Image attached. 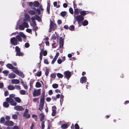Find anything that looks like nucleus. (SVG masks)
<instances>
[{"label":"nucleus","instance_id":"0e129e2a","mask_svg":"<svg viewBox=\"0 0 129 129\" xmlns=\"http://www.w3.org/2000/svg\"><path fill=\"white\" fill-rule=\"evenodd\" d=\"M59 52H57L56 53V55H55V56L54 57L55 58H56V59H57V58L58 57V56L59 55Z\"/></svg>","mask_w":129,"mask_h":129},{"label":"nucleus","instance_id":"680f3d73","mask_svg":"<svg viewBox=\"0 0 129 129\" xmlns=\"http://www.w3.org/2000/svg\"><path fill=\"white\" fill-rule=\"evenodd\" d=\"M36 11L38 14H40V13L41 12L39 9H37L36 10Z\"/></svg>","mask_w":129,"mask_h":129},{"label":"nucleus","instance_id":"f3484780","mask_svg":"<svg viewBox=\"0 0 129 129\" xmlns=\"http://www.w3.org/2000/svg\"><path fill=\"white\" fill-rule=\"evenodd\" d=\"M86 78L85 76L82 77L80 80V82L82 83L86 82Z\"/></svg>","mask_w":129,"mask_h":129},{"label":"nucleus","instance_id":"423d86ee","mask_svg":"<svg viewBox=\"0 0 129 129\" xmlns=\"http://www.w3.org/2000/svg\"><path fill=\"white\" fill-rule=\"evenodd\" d=\"M44 97L42 95L41 97L40 104L39 109L40 111H41L42 110L44 106Z\"/></svg>","mask_w":129,"mask_h":129},{"label":"nucleus","instance_id":"6e6552de","mask_svg":"<svg viewBox=\"0 0 129 129\" xmlns=\"http://www.w3.org/2000/svg\"><path fill=\"white\" fill-rule=\"evenodd\" d=\"M6 100L7 101L10 103L12 105L15 106L17 104L15 102L14 100L11 98H7Z\"/></svg>","mask_w":129,"mask_h":129},{"label":"nucleus","instance_id":"aec40b11","mask_svg":"<svg viewBox=\"0 0 129 129\" xmlns=\"http://www.w3.org/2000/svg\"><path fill=\"white\" fill-rule=\"evenodd\" d=\"M8 77L10 78H14L16 77V75L13 73H11L9 74Z\"/></svg>","mask_w":129,"mask_h":129},{"label":"nucleus","instance_id":"0eeeda50","mask_svg":"<svg viewBox=\"0 0 129 129\" xmlns=\"http://www.w3.org/2000/svg\"><path fill=\"white\" fill-rule=\"evenodd\" d=\"M50 27L49 30V32L51 31L52 29L53 30L55 29L56 28V25L52 21H50Z\"/></svg>","mask_w":129,"mask_h":129},{"label":"nucleus","instance_id":"de8ad7c7","mask_svg":"<svg viewBox=\"0 0 129 129\" xmlns=\"http://www.w3.org/2000/svg\"><path fill=\"white\" fill-rule=\"evenodd\" d=\"M29 44L28 43H26L25 44V46L26 48H28L29 47Z\"/></svg>","mask_w":129,"mask_h":129},{"label":"nucleus","instance_id":"2f4dec72","mask_svg":"<svg viewBox=\"0 0 129 129\" xmlns=\"http://www.w3.org/2000/svg\"><path fill=\"white\" fill-rule=\"evenodd\" d=\"M16 55H18L19 56H22L23 55V53L20 52V51H19L17 52Z\"/></svg>","mask_w":129,"mask_h":129},{"label":"nucleus","instance_id":"49530a36","mask_svg":"<svg viewBox=\"0 0 129 129\" xmlns=\"http://www.w3.org/2000/svg\"><path fill=\"white\" fill-rule=\"evenodd\" d=\"M69 11L70 13L72 14H73V9L71 8H70L69 9Z\"/></svg>","mask_w":129,"mask_h":129},{"label":"nucleus","instance_id":"a18cd8bd","mask_svg":"<svg viewBox=\"0 0 129 129\" xmlns=\"http://www.w3.org/2000/svg\"><path fill=\"white\" fill-rule=\"evenodd\" d=\"M57 59L55 58L54 57L51 62V63L52 64H53L54 63L55 61H56Z\"/></svg>","mask_w":129,"mask_h":129},{"label":"nucleus","instance_id":"a878e982","mask_svg":"<svg viewBox=\"0 0 129 129\" xmlns=\"http://www.w3.org/2000/svg\"><path fill=\"white\" fill-rule=\"evenodd\" d=\"M8 88L10 90H12L14 89L15 88V87L13 86L10 85L8 87Z\"/></svg>","mask_w":129,"mask_h":129},{"label":"nucleus","instance_id":"69168bd1","mask_svg":"<svg viewBox=\"0 0 129 129\" xmlns=\"http://www.w3.org/2000/svg\"><path fill=\"white\" fill-rule=\"evenodd\" d=\"M52 38L53 39L55 40L56 38V37L55 35H52Z\"/></svg>","mask_w":129,"mask_h":129},{"label":"nucleus","instance_id":"bb28decb","mask_svg":"<svg viewBox=\"0 0 129 129\" xmlns=\"http://www.w3.org/2000/svg\"><path fill=\"white\" fill-rule=\"evenodd\" d=\"M14 99L18 103H20L21 101L20 99L18 97H15Z\"/></svg>","mask_w":129,"mask_h":129},{"label":"nucleus","instance_id":"e2e57ef3","mask_svg":"<svg viewBox=\"0 0 129 129\" xmlns=\"http://www.w3.org/2000/svg\"><path fill=\"white\" fill-rule=\"evenodd\" d=\"M15 96V95L14 94H10L9 96L10 98H13Z\"/></svg>","mask_w":129,"mask_h":129},{"label":"nucleus","instance_id":"5fc2aeb1","mask_svg":"<svg viewBox=\"0 0 129 129\" xmlns=\"http://www.w3.org/2000/svg\"><path fill=\"white\" fill-rule=\"evenodd\" d=\"M63 43H59V47L60 48H62L63 46Z\"/></svg>","mask_w":129,"mask_h":129},{"label":"nucleus","instance_id":"052dcab7","mask_svg":"<svg viewBox=\"0 0 129 129\" xmlns=\"http://www.w3.org/2000/svg\"><path fill=\"white\" fill-rule=\"evenodd\" d=\"M32 117L33 118H34L36 120V119H37V116L35 114L33 115Z\"/></svg>","mask_w":129,"mask_h":129},{"label":"nucleus","instance_id":"4468645a","mask_svg":"<svg viewBox=\"0 0 129 129\" xmlns=\"http://www.w3.org/2000/svg\"><path fill=\"white\" fill-rule=\"evenodd\" d=\"M52 115L53 116H54L56 115V108L55 106H53L52 107Z\"/></svg>","mask_w":129,"mask_h":129},{"label":"nucleus","instance_id":"864d4df0","mask_svg":"<svg viewBox=\"0 0 129 129\" xmlns=\"http://www.w3.org/2000/svg\"><path fill=\"white\" fill-rule=\"evenodd\" d=\"M9 72V71H8L6 70H4L3 72V73H4V74H8Z\"/></svg>","mask_w":129,"mask_h":129},{"label":"nucleus","instance_id":"4be33fe9","mask_svg":"<svg viewBox=\"0 0 129 129\" xmlns=\"http://www.w3.org/2000/svg\"><path fill=\"white\" fill-rule=\"evenodd\" d=\"M6 67L10 69H13L14 68L12 65L10 63H8L6 65Z\"/></svg>","mask_w":129,"mask_h":129},{"label":"nucleus","instance_id":"9d476101","mask_svg":"<svg viewBox=\"0 0 129 129\" xmlns=\"http://www.w3.org/2000/svg\"><path fill=\"white\" fill-rule=\"evenodd\" d=\"M11 42L12 44L16 45L17 44L18 41L15 37H13L11 39Z\"/></svg>","mask_w":129,"mask_h":129},{"label":"nucleus","instance_id":"72a5a7b5","mask_svg":"<svg viewBox=\"0 0 129 129\" xmlns=\"http://www.w3.org/2000/svg\"><path fill=\"white\" fill-rule=\"evenodd\" d=\"M20 93L21 95H24L26 93V91L24 90H22L20 91Z\"/></svg>","mask_w":129,"mask_h":129},{"label":"nucleus","instance_id":"6e6d98bb","mask_svg":"<svg viewBox=\"0 0 129 129\" xmlns=\"http://www.w3.org/2000/svg\"><path fill=\"white\" fill-rule=\"evenodd\" d=\"M26 31L29 33H30L31 32L32 30L31 29H27L26 30Z\"/></svg>","mask_w":129,"mask_h":129},{"label":"nucleus","instance_id":"20e7f679","mask_svg":"<svg viewBox=\"0 0 129 129\" xmlns=\"http://www.w3.org/2000/svg\"><path fill=\"white\" fill-rule=\"evenodd\" d=\"M75 20L78 22V24L81 22L84 19V17L81 15H78L76 16H74Z\"/></svg>","mask_w":129,"mask_h":129},{"label":"nucleus","instance_id":"f03ea898","mask_svg":"<svg viewBox=\"0 0 129 129\" xmlns=\"http://www.w3.org/2000/svg\"><path fill=\"white\" fill-rule=\"evenodd\" d=\"M19 35H17L16 36L17 39L18 41L19 42H21L22 41V39L21 37L24 38H26L25 35L22 32H20L19 33Z\"/></svg>","mask_w":129,"mask_h":129},{"label":"nucleus","instance_id":"9b49d317","mask_svg":"<svg viewBox=\"0 0 129 129\" xmlns=\"http://www.w3.org/2000/svg\"><path fill=\"white\" fill-rule=\"evenodd\" d=\"M43 54V55L44 56H46L47 54V51H44L43 52L42 50L41 51L40 53V58L41 61L42 59Z\"/></svg>","mask_w":129,"mask_h":129},{"label":"nucleus","instance_id":"a19ab883","mask_svg":"<svg viewBox=\"0 0 129 129\" xmlns=\"http://www.w3.org/2000/svg\"><path fill=\"white\" fill-rule=\"evenodd\" d=\"M15 50L17 52H19V51H20V49L17 46H16L15 47Z\"/></svg>","mask_w":129,"mask_h":129},{"label":"nucleus","instance_id":"ddd939ff","mask_svg":"<svg viewBox=\"0 0 129 129\" xmlns=\"http://www.w3.org/2000/svg\"><path fill=\"white\" fill-rule=\"evenodd\" d=\"M13 122L11 121L8 120L5 122V124L7 126H12L13 125Z\"/></svg>","mask_w":129,"mask_h":129},{"label":"nucleus","instance_id":"1a4fd4ad","mask_svg":"<svg viewBox=\"0 0 129 129\" xmlns=\"http://www.w3.org/2000/svg\"><path fill=\"white\" fill-rule=\"evenodd\" d=\"M12 69V71L16 74H18L23 78L24 77V76L22 74V73L21 72H19L17 69L14 67V69Z\"/></svg>","mask_w":129,"mask_h":129},{"label":"nucleus","instance_id":"58836bf2","mask_svg":"<svg viewBox=\"0 0 129 129\" xmlns=\"http://www.w3.org/2000/svg\"><path fill=\"white\" fill-rule=\"evenodd\" d=\"M61 14L62 17L64 16L66 14V12L65 11H63L61 12Z\"/></svg>","mask_w":129,"mask_h":129},{"label":"nucleus","instance_id":"603ef678","mask_svg":"<svg viewBox=\"0 0 129 129\" xmlns=\"http://www.w3.org/2000/svg\"><path fill=\"white\" fill-rule=\"evenodd\" d=\"M59 43H63V39L62 37H60L59 38Z\"/></svg>","mask_w":129,"mask_h":129},{"label":"nucleus","instance_id":"39448f33","mask_svg":"<svg viewBox=\"0 0 129 129\" xmlns=\"http://www.w3.org/2000/svg\"><path fill=\"white\" fill-rule=\"evenodd\" d=\"M64 75L65 78H66L68 80H69L71 77L72 75L71 72L69 71H65L64 72Z\"/></svg>","mask_w":129,"mask_h":129},{"label":"nucleus","instance_id":"774afa93","mask_svg":"<svg viewBox=\"0 0 129 129\" xmlns=\"http://www.w3.org/2000/svg\"><path fill=\"white\" fill-rule=\"evenodd\" d=\"M13 129H19L18 126H14V127L13 128Z\"/></svg>","mask_w":129,"mask_h":129},{"label":"nucleus","instance_id":"6ab92c4d","mask_svg":"<svg viewBox=\"0 0 129 129\" xmlns=\"http://www.w3.org/2000/svg\"><path fill=\"white\" fill-rule=\"evenodd\" d=\"M30 3H31L32 4H33L34 6L37 7H38L40 5L39 2L37 1H34L33 3L32 2H31Z\"/></svg>","mask_w":129,"mask_h":129},{"label":"nucleus","instance_id":"5701e85b","mask_svg":"<svg viewBox=\"0 0 129 129\" xmlns=\"http://www.w3.org/2000/svg\"><path fill=\"white\" fill-rule=\"evenodd\" d=\"M25 20L27 21V22L29 21L30 19L29 15L27 14H25Z\"/></svg>","mask_w":129,"mask_h":129},{"label":"nucleus","instance_id":"ea45409f","mask_svg":"<svg viewBox=\"0 0 129 129\" xmlns=\"http://www.w3.org/2000/svg\"><path fill=\"white\" fill-rule=\"evenodd\" d=\"M69 29L70 30H73L74 29V26L73 25H71L69 27Z\"/></svg>","mask_w":129,"mask_h":129},{"label":"nucleus","instance_id":"4c0bfd02","mask_svg":"<svg viewBox=\"0 0 129 129\" xmlns=\"http://www.w3.org/2000/svg\"><path fill=\"white\" fill-rule=\"evenodd\" d=\"M52 86L53 88H56L58 87V85L56 84H54L52 85Z\"/></svg>","mask_w":129,"mask_h":129},{"label":"nucleus","instance_id":"dca6fc26","mask_svg":"<svg viewBox=\"0 0 129 129\" xmlns=\"http://www.w3.org/2000/svg\"><path fill=\"white\" fill-rule=\"evenodd\" d=\"M11 82L13 84H18L20 83L19 81L17 79H12L11 80Z\"/></svg>","mask_w":129,"mask_h":129},{"label":"nucleus","instance_id":"79ce46f5","mask_svg":"<svg viewBox=\"0 0 129 129\" xmlns=\"http://www.w3.org/2000/svg\"><path fill=\"white\" fill-rule=\"evenodd\" d=\"M56 77V75L54 73L52 74L50 76V77L52 78H54Z\"/></svg>","mask_w":129,"mask_h":129},{"label":"nucleus","instance_id":"393cba45","mask_svg":"<svg viewBox=\"0 0 129 129\" xmlns=\"http://www.w3.org/2000/svg\"><path fill=\"white\" fill-rule=\"evenodd\" d=\"M41 84L39 82H36L35 85V86L37 88H39L41 87Z\"/></svg>","mask_w":129,"mask_h":129},{"label":"nucleus","instance_id":"09e8293b","mask_svg":"<svg viewBox=\"0 0 129 129\" xmlns=\"http://www.w3.org/2000/svg\"><path fill=\"white\" fill-rule=\"evenodd\" d=\"M57 63L59 64H60L62 62V60L61 59H59L57 60Z\"/></svg>","mask_w":129,"mask_h":129},{"label":"nucleus","instance_id":"412c9836","mask_svg":"<svg viewBox=\"0 0 129 129\" xmlns=\"http://www.w3.org/2000/svg\"><path fill=\"white\" fill-rule=\"evenodd\" d=\"M31 19L32 21V23H31V25L32 26L36 25V24L34 18V17H32L31 18Z\"/></svg>","mask_w":129,"mask_h":129},{"label":"nucleus","instance_id":"c756f323","mask_svg":"<svg viewBox=\"0 0 129 129\" xmlns=\"http://www.w3.org/2000/svg\"><path fill=\"white\" fill-rule=\"evenodd\" d=\"M50 6L49 3H47V11L48 12V13H50Z\"/></svg>","mask_w":129,"mask_h":129},{"label":"nucleus","instance_id":"f704fd0d","mask_svg":"<svg viewBox=\"0 0 129 129\" xmlns=\"http://www.w3.org/2000/svg\"><path fill=\"white\" fill-rule=\"evenodd\" d=\"M57 76L59 78H62L63 77V75L61 73H58L57 74Z\"/></svg>","mask_w":129,"mask_h":129},{"label":"nucleus","instance_id":"473e14b6","mask_svg":"<svg viewBox=\"0 0 129 129\" xmlns=\"http://www.w3.org/2000/svg\"><path fill=\"white\" fill-rule=\"evenodd\" d=\"M3 106L5 107H8L9 105V104L6 102H5L3 104Z\"/></svg>","mask_w":129,"mask_h":129},{"label":"nucleus","instance_id":"7c9ffc66","mask_svg":"<svg viewBox=\"0 0 129 129\" xmlns=\"http://www.w3.org/2000/svg\"><path fill=\"white\" fill-rule=\"evenodd\" d=\"M40 120L42 121L44 119V116L43 114L41 113L40 114Z\"/></svg>","mask_w":129,"mask_h":129},{"label":"nucleus","instance_id":"cd10ccee","mask_svg":"<svg viewBox=\"0 0 129 129\" xmlns=\"http://www.w3.org/2000/svg\"><path fill=\"white\" fill-rule=\"evenodd\" d=\"M61 127L62 129H65L67 128L68 127V125L67 124H63L61 125Z\"/></svg>","mask_w":129,"mask_h":129},{"label":"nucleus","instance_id":"a211bd4d","mask_svg":"<svg viewBox=\"0 0 129 129\" xmlns=\"http://www.w3.org/2000/svg\"><path fill=\"white\" fill-rule=\"evenodd\" d=\"M80 11V9H74V16L78 15Z\"/></svg>","mask_w":129,"mask_h":129},{"label":"nucleus","instance_id":"3c124183","mask_svg":"<svg viewBox=\"0 0 129 129\" xmlns=\"http://www.w3.org/2000/svg\"><path fill=\"white\" fill-rule=\"evenodd\" d=\"M75 129H79V126L77 124H75Z\"/></svg>","mask_w":129,"mask_h":129},{"label":"nucleus","instance_id":"e433bc0d","mask_svg":"<svg viewBox=\"0 0 129 129\" xmlns=\"http://www.w3.org/2000/svg\"><path fill=\"white\" fill-rule=\"evenodd\" d=\"M81 16H84L86 14V12L85 11H82L80 12Z\"/></svg>","mask_w":129,"mask_h":129},{"label":"nucleus","instance_id":"f8f14e48","mask_svg":"<svg viewBox=\"0 0 129 129\" xmlns=\"http://www.w3.org/2000/svg\"><path fill=\"white\" fill-rule=\"evenodd\" d=\"M28 110L26 109L23 115V116L27 118L30 117V114H28Z\"/></svg>","mask_w":129,"mask_h":129},{"label":"nucleus","instance_id":"13d9d810","mask_svg":"<svg viewBox=\"0 0 129 129\" xmlns=\"http://www.w3.org/2000/svg\"><path fill=\"white\" fill-rule=\"evenodd\" d=\"M41 74V71L39 72L37 74V76H38L39 77L40 76Z\"/></svg>","mask_w":129,"mask_h":129},{"label":"nucleus","instance_id":"338daca9","mask_svg":"<svg viewBox=\"0 0 129 129\" xmlns=\"http://www.w3.org/2000/svg\"><path fill=\"white\" fill-rule=\"evenodd\" d=\"M42 128L43 129L45 127L44 122L43 121L42 123Z\"/></svg>","mask_w":129,"mask_h":129},{"label":"nucleus","instance_id":"37998d69","mask_svg":"<svg viewBox=\"0 0 129 129\" xmlns=\"http://www.w3.org/2000/svg\"><path fill=\"white\" fill-rule=\"evenodd\" d=\"M12 117L14 119H17V115L14 114L12 115Z\"/></svg>","mask_w":129,"mask_h":129},{"label":"nucleus","instance_id":"2eb2a0df","mask_svg":"<svg viewBox=\"0 0 129 129\" xmlns=\"http://www.w3.org/2000/svg\"><path fill=\"white\" fill-rule=\"evenodd\" d=\"M14 108L15 110L18 111H22L24 109L21 106H15L14 107Z\"/></svg>","mask_w":129,"mask_h":129},{"label":"nucleus","instance_id":"b1692460","mask_svg":"<svg viewBox=\"0 0 129 129\" xmlns=\"http://www.w3.org/2000/svg\"><path fill=\"white\" fill-rule=\"evenodd\" d=\"M34 20L35 19L37 20L39 22L41 21V19L40 17L37 15H35L34 16Z\"/></svg>","mask_w":129,"mask_h":129},{"label":"nucleus","instance_id":"7ed1b4c3","mask_svg":"<svg viewBox=\"0 0 129 129\" xmlns=\"http://www.w3.org/2000/svg\"><path fill=\"white\" fill-rule=\"evenodd\" d=\"M33 96L34 97H36L39 96L41 93V89H35L32 91Z\"/></svg>","mask_w":129,"mask_h":129},{"label":"nucleus","instance_id":"c9c22d12","mask_svg":"<svg viewBox=\"0 0 129 129\" xmlns=\"http://www.w3.org/2000/svg\"><path fill=\"white\" fill-rule=\"evenodd\" d=\"M29 14L32 15H34L35 14V12L32 10H30L29 11Z\"/></svg>","mask_w":129,"mask_h":129},{"label":"nucleus","instance_id":"bf43d9fd","mask_svg":"<svg viewBox=\"0 0 129 129\" xmlns=\"http://www.w3.org/2000/svg\"><path fill=\"white\" fill-rule=\"evenodd\" d=\"M44 62L46 64H48L49 63L47 59H45L44 60Z\"/></svg>","mask_w":129,"mask_h":129},{"label":"nucleus","instance_id":"8fccbe9b","mask_svg":"<svg viewBox=\"0 0 129 129\" xmlns=\"http://www.w3.org/2000/svg\"><path fill=\"white\" fill-rule=\"evenodd\" d=\"M15 87H16L15 88H16L17 90H19L21 89L20 87L19 86L16 85Z\"/></svg>","mask_w":129,"mask_h":129},{"label":"nucleus","instance_id":"c85d7f7f","mask_svg":"<svg viewBox=\"0 0 129 129\" xmlns=\"http://www.w3.org/2000/svg\"><path fill=\"white\" fill-rule=\"evenodd\" d=\"M88 23V21L86 20H85L82 22V24L84 26H85L87 25Z\"/></svg>","mask_w":129,"mask_h":129},{"label":"nucleus","instance_id":"f257e3e1","mask_svg":"<svg viewBox=\"0 0 129 129\" xmlns=\"http://www.w3.org/2000/svg\"><path fill=\"white\" fill-rule=\"evenodd\" d=\"M28 27L29 25L25 19H24L23 23L19 26V28L20 30H23L25 28H28Z\"/></svg>","mask_w":129,"mask_h":129},{"label":"nucleus","instance_id":"4d7b16f0","mask_svg":"<svg viewBox=\"0 0 129 129\" xmlns=\"http://www.w3.org/2000/svg\"><path fill=\"white\" fill-rule=\"evenodd\" d=\"M33 30H34L36 31L38 27L37 26H36V25L34 26H33Z\"/></svg>","mask_w":129,"mask_h":129},{"label":"nucleus","instance_id":"c03bdc74","mask_svg":"<svg viewBox=\"0 0 129 129\" xmlns=\"http://www.w3.org/2000/svg\"><path fill=\"white\" fill-rule=\"evenodd\" d=\"M5 120V118L4 117H2L1 118L0 121L1 123H2L4 122Z\"/></svg>","mask_w":129,"mask_h":129}]
</instances>
